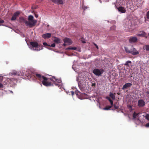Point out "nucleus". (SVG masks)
Returning a JSON list of instances; mask_svg holds the SVG:
<instances>
[{
    "label": "nucleus",
    "mask_w": 149,
    "mask_h": 149,
    "mask_svg": "<svg viewBox=\"0 0 149 149\" xmlns=\"http://www.w3.org/2000/svg\"><path fill=\"white\" fill-rule=\"evenodd\" d=\"M36 78L42 81V84L46 86H50L51 85V83L49 81L50 80L54 82L56 86H58L61 89L63 88V84L61 83V81L60 79H56L54 77L47 78L44 76H42L40 74L36 73L35 74Z\"/></svg>",
    "instance_id": "nucleus-1"
},
{
    "label": "nucleus",
    "mask_w": 149,
    "mask_h": 149,
    "mask_svg": "<svg viewBox=\"0 0 149 149\" xmlns=\"http://www.w3.org/2000/svg\"><path fill=\"white\" fill-rule=\"evenodd\" d=\"M31 70L29 69H27L26 70V71H24V72L23 71H18L17 72L16 71L14 70L10 73V75L12 76L13 75L20 76L25 75L29 78L30 75L31 74Z\"/></svg>",
    "instance_id": "nucleus-2"
},
{
    "label": "nucleus",
    "mask_w": 149,
    "mask_h": 149,
    "mask_svg": "<svg viewBox=\"0 0 149 149\" xmlns=\"http://www.w3.org/2000/svg\"><path fill=\"white\" fill-rule=\"evenodd\" d=\"M28 45L31 49L33 51H39L43 49L42 46L39 45L36 42H31Z\"/></svg>",
    "instance_id": "nucleus-3"
},
{
    "label": "nucleus",
    "mask_w": 149,
    "mask_h": 149,
    "mask_svg": "<svg viewBox=\"0 0 149 149\" xmlns=\"http://www.w3.org/2000/svg\"><path fill=\"white\" fill-rule=\"evenodd\" d=\"M33 18L34 17L33 16L29 15L28 17V20L25 21L26 26L30 28H31L35 26L37 22V21L36 20L34 19Z\"/></svg>",
    "instance_id": "nucleus-4"
},
{
    "label": "nucleus",
    "mask_w": 149,
    "mask_h": 149,
    "mask_svg": "<svg viewBox=\"0 0 149 149\" xmlns=\"http://www.w3.org/2000/svg\"><path fill=\"white\" fill-rule=\"evenodd\" d=\"M124 26L127 31H128L131 29L132 26L137 24V23L134 24L131 20L127 19L124 21Z\"/></svg>",
    "instance_id": "nucleus-5"
},
{
    "label": "nucleus",
    "mask_w": 149,
    "mask_h": 149,
    "mask_svg": "<svg viewBox=\"0 0 149 149\" xmlns=\"http://www.w3.org/2000/svg\"><path fill=\"white\" fill-rule=\"evenodd\" d=\"M104 70L103 69L95 68L93 71V73L97 76H99L102 74Z\"/></svg>",
    "instance_id": "nucleus-6"
},
{
    "label": "nucleus",
    "mask_w": 149,
    "mask_h": 149,
    "mask_svg": "<svg viewBox=\"0 0 149 149\" xmlns=\"http://www.w3.org/2000/svg\"><path fill=\"white\" fill-rule=\"evenodd\" d=\"M6 81L9 84L12 85H15L17 83V80L13 78L10 79L7 78L6 79Z\"/></svg>",
    "instance_id": "nucleus-7"
},
{
    "label": "nucleus",
    "mask_w": 149,
    "mask_h": 149,
    "mask_svg": "<svg viewBox=\"0 0 149 149\" xmlns=\"http://www.w3.org/2000/svg\"><path fill=\"white\" fill-rule=\"evenodd\" d=\"M138 40L137 38L135 36H131L130 37L129 42L130 43L136 42Z\"/></svg>",
    "instance_id": "nucleus-8"
},
{
    "label": "nucleus",
    "mask_w": 149,
    "mask_h": 149,
    "mask_svg": "<svg viewBox=\"0 0 149 149\" xmlns=\"http://www.w3.org/2000/svg\"><path fill=\"white\" fill-rule=\"evenodd\" d=\"M63 40L64 43L67 44V45H70L72 43V41L68 38H65Z\"/></svg>",
    "instance_id": "nucleus-9"
},
{
    "label": "nucleus",
    "mask_w": 149,
    "mask_h": 149,
    "mask_svg": "<svg viewBox=\"0 0 149 149\" xmlns=\"http://www.w3.org/2000/svg\"><path fill=\"white\" fill-rule=\"evenodd\" d=\"M131 54L133 55H135L139 54V52L135 48L133 47L131 50Z\"/></svg>",
    "instance_id": "nucleus-10"
},
{
    "label": "nucleus",
    "mask_w": 149,
    "mask_h": 149,
    "mask_svg": "<svg viewBox=\"0 0 149 149\" xmlns=\"http://www.w3.org/2000/svg\"><path fill=\"white\" fill-rule=\"evenodd\" d=\"M20 13V12L17 11L14 13L13 16L11 18V20L12 21L15 20L16 19L17 17L19 16Z\"/></svg>",
    "instance_id": "nucleus-11"
},
{
    "label": "nucleus",
    "mask_w": 149,
    "mask_h": 149,
    "mask_svg": "<svg viewBox=\"0 0 149 149\" xmlns=\"http://www.w3.org/2000/svg\"><path fill=\"white\" fill-rule=\"evenodd\" d=\"M141 113H136L135 112H134L133 114V118L134 119H136V120H137L139 122L140 121V120H139V115H140Z\"/></svg>",
    "instance_id": "nucleus-12"
},
{
    "label": "nucleus",
    "mask_w": 149,
    "mask_h": 149,
    "mask_svg": "<svg viewBox=\"0 0 149 149\" xmlns=\"http://www.w3.org/2000/svg\"><path fill=\"white\" fill-rule=\"evenodd\" d=\"M146 33L144 31H141L136 34V35L139 37H143L146 36Z\"/></svg>",
    "instance_id": "nucleus-13"
},
{
    "label": "nucleus",
    "mask_w": 149,
    "mask_h": 149,
    "mask_svg": "<svg viewBox=\"0 0 149 149\" xmlns=\"http://www.w3.org/2000/svg\"><path fill=\"white\" fill-rule=\"evenodd\" d=\"M54 39L53 40L54 42L56 44L61 43V40L59 38L56 37H54Z\"/></svg>",
    "instance_id": "nucleus-14"
},
{
    "label": "nucleus",
    "mask_w": 149,
    "mask_h": 149,
    "mask_svg": "<svg viewBox=\"0 0 149 149\" xmlns=\"http://www.w3.org/2000/svg\"><path fill=\"white\" fill-rule=\"evenodd\" d=\"M51 36V34L49 33H46L43 34L42 35V37L45 39L48 38H50Z\"/></svg>",
    "instance_id": "nucleus-15"
},
{
    "label": "nucleus",
    "mask_w": 149,
    "mask_h": 149,
    "mask_svg": "<svg viewBox=\"0 0 149 149\" xmlns=\"http://www.w3.org/2000/svg\"><path fill=\"white\" fill-rule=\"evenodd\" d=\"M125 2V0H117L116 1V4L115 5V6H116V5H123Z\"/></svg>",
    "instance_id": "nucleus-16"
},
{
    "label": "nucleus",
    "mask_w": 149,
    "mask_h": 149,
    "mask_svg": "<svg viewBox=\"0 0 149 149\" xmlns=\"http://www.w3.org/2000/svg\"><path fill=\"white\" fill-rule=\"evenodd\" d=\"M145 104L144 101L142 100H139L138 101V105L139 106L143 107Z\"/></svg>",
    "instance_id": "nucleus-17"
},
{
    "label": "nucleus",
    "mask_w": 149,
    "mask_h": 149,
    "mask_svg": "<svg viewBox=\"0 0 149 149\" xmlns=\"http://www.w3.org/2000/svg\"><path fill=\"white\" fill-rule=\"evenodd\" d=\"M132 85V84L131 83H128L125 84L124 85H123L122 89H124L127 88V87H130Z\"/></svg>",
    "instance_id": "nucleus-18"
},
{
    "label": "nucleus",
    "mask_w": 149,
    "mask_h": 149,
    "mask_svg": "<svg viewBox=\"0 0 149 149\" xmlns=\"http://www.w3.org/2000/svg\"><path fill=\"white\" fill-rule=\"evenodd\" d=\"M118 9V11L122 13H124L126 11L124 8L122 7H119Z\"/></svg>",
    "instance_id": "nucleus-19"
},
{
    "label": "nucleus",
    "mask_w": 149,
    "mask_h": 149,
    "mask_svg": "<svg viewBox=\"0 0 149 149\" xmlns=\"http://www.w3.org/2000/svg\"><path fill=\"white\" fill-rule=\"evenodd\" d=\"M57 2L56 3L58 4H63V0H57Z\"/></svg>",
    "instance_id": "nucleus-20"
},
{
    "label": "nucleus",
    "mask_w": 149,
    "mask_h": 149,
    "mask_svg": "<svg viewBox=\"0 0 149 149\" xmlns=\"http://www.w3.org/2000/svg\"><path fill=\"white\" fill-rule=\"evenodd\" d=\"M109 96L113 100H114L115 99V96L113 93H111L110 94Z\"/></svg>",
    "instance_id": "nucleus-21"
},
{
    "label": "nucleus",
    "mask_w": 149,
    "mask_h": 149,
    "mask_svg": "<svg viewBox=\"0 0 149 149\" xmlns=\"http://www.w3.org/2000/svg\"><path fill=\"white\" fill-rule=\"evenodd\" d=\"M112 106H109L107 107H106L103 108L102 109L104 110H109L112 107Z\"/></svg>",
    "instance_id": "nucleus-22"
},
{
    "label": "nucleus",
    "mask_w": 149,
    "mask_h": 149,
    "mask_svg": "<svg viewBox=\"0 0 149 149\" xmlns=\"http://www.w3.org/2000/svg\"><path fill=\"white\" fill-rule=\"evenodd\" d=\"M125 49L126 52L129 53H131V50H130L127 47H125Z\"/></svg>",
    "instance_id": "nucleus-23"
},
{
    "label": "nucleus",
    "mask_w": 149,
    "mask_h": 149,
    "mask_svg": "<svg viewBox=\"0 0 149 149\" xmlns=\"http://www.w3.org/2000/svg\"><path fill=\"white\" fill-rule=\"evenodd\" d=\"M143 116L145 117L146 119L149 120V114H146L145 115H144Z\"/></svg>",
    "instance_id": "nucleus-24"
},
{
    "label": "nucleus",
    "mask_w": 149,
    "mask_h": 149,
    "mask_svg": "<svg viewBox=\"0 0 149 149\" xmlns=\"http://www.w3.org/2000/svg\"><path fill=\"white\" fill-rule=\"evenodd\" d=\"M131 63V61H127L124 64L125 65H128L129 63Z\"/></svg>",
    "instance_id": "nucleus-25"
},
{
    "label": "nucleus",
    "mask_w": 149,
    "mask_h": 149,
    "mask_svg": "<svg viewBox=\"0 0 149 149\" xmlns=\"http://www.w3.org/2000/svg\"><path fill=\"white\" fill-rule=\"evenodd\" d=\"M116 28V26L115 25H113L111 26L110 28V29L112 31H114Z\"/></svg>",
    "instance_id": "nucleus-26"
},
{
    "label": "nucleus",
    "mask_w": 149,
    "mask_h": 149,
    "mask_svg": "<svg viewBox=\"0 0 149 149\" xmlns=\"http://www.w3.org/2000/svg\"><path fill=\"white\" fill-rule=\"evenodd\" d=\"M19 19L23 21V22L25 23V21H26V20H25L24 18L22 17H20L19 18Z\"/></svg>",
    "instance_id": "nucleus-27"
},
{
    "label": "nucleus",
    "mask_w": 149,
    "mask_h": 149,
    "mask_svg": "<svg viewBox=\"0 0 149 149\" xmlns=\"http://www.w3.org/2000/svg\"><path fill=\"white\" fill-rule=\"evenodd\" d=\"M146 50V51H149V45H146L145 47Z\"/></svg>",
    "instance_id": "nucleus-28"
},
{
    "label": "nucleus",
    "mask_w": 149,
    "mask_h": 149,
    "mask_svg": "<svg viewBox=\"0 0 149 149\" xmlns=\"http://www.w3.org/2000/svg\"><path fill=\"white\" fill-rule=\"evenodd\" d=\"M109 102H110V104L111 105V106H112V107L113 106V101L111 99H110V100H109Z\"/></svg>",
    "instance_id": "nucleus-29"
},
{
    "label": "nucleus",
    "mask_w": 149,
    "mask_h": 149,
    "mask_svg": "<svg viewBox=\"0 0 149 149\" xmlns=\"http://www.w3.org/2000/svg\"><path fill=\"white\" fill-rule=\"evenodd\" d=\"M109 102H110V104L111 105V106H112V107L113 106V101L111 99H110V100H109Z\"/></svg>",
    "instance_id": "nucleus-30"
},
{
    "label": "nucleus",
    "mask_w": 149,
    "mask_h": 149,
    "mask_svg": "<svg viewBox=\"0 0 149 149\" xmlns=\"http://www.w3.org/2000/svg\"><path fill=\"white\" fill-rule=\"evenodd\" d=\"M56 45L55 43H53L51 45H49V46H50L52 47H55Z\"/></svg>",
    "instance_id": "nucleus-31"
},
{
    "label": "nucleus",
    "mask_w": 149,
    "mask_h": 149,
    "mask_svg": "<svg viewBox=\"0 0 149 149\" xmlns=\"http://www.w3.org/2000/svg\"><path fill=\"white\" fill-rule=\"evenodd\" d=\"M146 17L148 19H149V11H148L147 13Z\"/></svg>",
    "instance_id": "nucleus-32"
},
{
    "label": "nucleus",
    "mask_w": 149,
    "mask_h": 149,
    "mask_svg": "<svg viewBox=\"0 0 149 149\" xmlns=\"http://www.w3.org/2000/svg\"><path fill=\"white\" fill-rule=\"evenodd\" d=\"M146 96L149 98V92L148 91H147L146 92Z\"/></svg>",
    "instance_id": "nucleus-33"
},
{
    "label": "nucleus",
    "mask_w": 149,
    "mask_h": 149,
    "mask_svg": "<svg viewBox=\"0 0 149 149\" xmlns=\"http://www.w3.org/2000/svg\"><path fill=\"white\" fill-rule=\"evenodd\" d=\"M82 8H83L84 10H85L88 7L85 6L83 5L82 6Z\"/></svg>",
    "instance_id": "nucleus-34"
},
{
    "label": "nucleus",
    "mask_w": 149,
    "mask_h": 149,
    "mask_svg": "<svg viewBox=\"0 0 149 149\" xmlns=\"http://www.w3.org/2000/svg\"><path fill=\"white\" fill-rule=\"evenodd\" d=\"M109 0H99L100 3H102L103 2H107Z\"/></svg>",
    "instance_id": "nucleus-35"
},
{
    "label": "nucleus",
    "mask_w": 149,
    "mask_h": 149,
    "mask_svg": "<svg viewBox=\"0 0 149 149\" xmlns=\"http://www.w3.org/2000/svg\"><path fill=\"white\" fill-rule=\"evenodd\" d=\"M114 109H118V108L119 107L118 106L116 105L115 104L114 105Z\"/></svg>",
    "instance_id": "nucleus-36"
},
{
    "label": "nucleus",
    "mask_w": 149,
    "mask_h": 149,
    "mask_svg": "<svg viewBox=\"0 0 149 149\" xmlns=\"http://www.w3.org/2000/svg\"><path fill=\"white\" fill-rule=\"evenodd\" d=\"M145 127H149V123H148L146 124Z\"/></svg>",
    "instance_id": "nucleus-37"
},
{
    "label": "nucleus",
    "mask_w": 149,
    "mask_h": 149,
    "mask_svg": "<svg viewBox=\"0 0 149 149\" xmlns=\"http://www.w3.org/2000/svg\"><path fill=\"white\" fill-rule=\"evenodd\" d=\"M71 49L76 50L77 49V48L76 47H71Z\"/></svg>",
    "instance_id": "nucleus-38"
},
{
    "label": "nucleus",
    "mask_w": 149,
    "mask_h": 149,
    "mask_svg": "<svg viewBox=\"0 0 149 149\" xmlns=\"http://www.w3.org/2000/svg\"><path fill=\"white\" fill-rule=\"evenodd\" d=\"M52 1L54 3H56L57 2V0H52Z\"/></svg>",
    "instance_id": "nucleus-39"
},
{
    "label": "nucleus",
    "mask_w": 149,
    "mask_h": 149,
    "mask_svg": "<svg viewBox=\"0 0 149 149\" xmlns=\"http://www.w3.org/2000/svg\"><path fill=\"white\" fill-rule=\"evenodd\" d=\"M43 44L44 46H49V45H48L47 44L46 42H44L43 43Z\"/></svg>",
    "instance_id": "nucleus-40"
},
{
    "label": "nucleus",
    "mask_w": 149,
    "mask_h": 149,
    "mask_svg": "<svg viewBox=\"0 0 149 149\" xmlns=\"http://www.w3.org/2000/svg\"><path fill=\"white\" fill-rule=\"evenodd\" d=\"M4 22V21L0 18V23H3Z\"/></svg>",
    "instance_id": "nucleus-41"
},
{
    "label": "nucleus",
    "mask_w": 149,
    "mask_h": 149,
    "mask_svg": "<svg viewBox=\"0 0 149 149\" xmlns=\"http://www.w3.org/2000/svg\"><path fill=\"white\" fill-rule=\"evenodd\" d=\"M3 77L1 76H0V81H1L3 80Z\"/></svg>",
    "instance_id": "nucleus-42"
},
{
    "label": "nucleus",
    "mask_w": 149,
    "mask_h": 149,
    "mask_svg": "<svg viewBox=\"0 0 149 149\" xmlns=\"http://www.w3.org/2000/svg\"><path fill=\"white\" fill-rule=\"evenodd\" d=\"M78 86H79L80 89L81 90H83V88L81 87L80 85L79 84V83H78Z\"/></svg>",
    "instance_id": "nucleus-43"
},
{
    "label": "nucleus",
    "mask_w": 149,
    "mask_h": 149,
    "mask_svg": "<svg viewBox=\"0 0 149 149\" xmlns=\"http://www.w3.org/2000/svg\"><path fill=\"white\" fill-rule=\"evenodd\" d=\"M78 93H77V94H78ZM77 95L78 96V98H79V99H83V98H81V97H80L79 96V94H77Z\"/></svg>",
    "instance_id": "nucleus-44"
},
{
    "label": "nucleus",
    "mask_w": 149,
    "mask_h": 149,
    "mask_svg": "<svg viewBox=\"0 0 149 149\" xmlns=\"http://www.w3.org/2000/svg\"><path fill=\"white\" fill-rule=\"evenodd\" d=\"M71 94L72 95H73L74 94V92L73 91H71Z\"/></svg>",
    "instance_id": "nucleus-45"
},
{
    "label": "nucleus",
    "mask_w": 149,
    "mask_h": 149,
    "mask_svg": "<svg viewBox=\"0 0 149 149\" xmlns=\"http://www.w3.org/2000/svg\"><path fill=\"white\" fill-rule=\"evenodd\" d=\"M3 87V84L1 83H0V88H2Z\"/></svg>",
    "instance_id": "nucleus-46"
},
{
    "label": "nucleus",
    "mask_w": 149,
    "mask_h": 149,
    "mask_svg": "<svg viewBox=\"0 0 149 149\" xmlns=\"http://www.w3.org/2000/svg\"><path fill=\"white\" fill-rule=\"evenodd\" d=\"M94 45L96 47V48L97 49H98V46L96 44H95Z\"/></svg>",
    "instance_id": "nucleus-47"
},
{
    "label": "nucleus",
    "mask_w": 149,
    "mask_h": 149,
    "mask_svg": "<svg viewBox=\"0 0 149 149\" xmlns=\"http://www.w3.org/2000/svg\"><path fill=\"white\" fill-rule=\"evenodd\" d=\"M63 45L64 46H66L67 45V44L66 43H64V44H63Z\"/></svg>",
    "instance_id": "nucleus-48"
},
{
    "label": "nucleus",
    "mask_w": 149,
    "mask_h": 149,
    "mask_svg": "<svg viewBox=\"0 0 149 149\" xmlns=\"http://www.w3.org/2000/svg\"><path fill=\"white\" fill-rule=\"evenodd\" d=\"M35 17H36V18H37L38 16V15H37L36 14H35Z\"/></svg>",
    "instance_id": "nucleus-49"
},
{
    "label": "nucleus",
    "mask_w": 149,
    "mask_h": 149,
    "mask_svg": "<svg viewBox=\"0 0 149 149\" xmlns=\"http://www.w3.org/2000/svg\"><path fill=\"white\" fill-rule=\"evenodd\" d=\"M106 99L108 100H109L111 99L109 97H106Z\"/></svg>",
    "instance_id": "nucleus-50"
},
{
    "label": "nucleus",
    "mask_w": 149,
    "mask_h": 149,
    "mask_svg": "<svg viewBox=\"0 0 149 149\" xmlns=\"http://www.w3.org/2000/svg\"><path fill=\"white\" fill-rule=\"evenodd\" d=\"M66 50L71 49V47H69L66 48Z\"/></svg>",
    "instance_id": "nucleus-51"
},
{
    "label": "nucleus",
    "mask_w": 149,
    "mask_h": 149,
    "mask_svg": "<svg viewBox=\"0 0 149 149\" xmlns=\"http://www.w3.org/2000/svg\"><path fill=\"white\" fill-rule=\"evenodd\" d=\"M95 83L92 84V86H95Z\"/></svg>",
    "instance_id": "nucleus-52"
},
{
    "label": "nucleus",
    "mask_w": 149,
    "mask_h": 149,
    "mask_svg": "<svg viewBox=\"0 0 149 149\" xmlns=\"http://www.w3.org/2000/svg\"><path fill=\"white\" fill-rule=\"evenodd\" d=\"M82 42L84 43H85L86 42L84 41H82Z\"/></svg>",
    "instance_id": "nucleus-53"
},
{
    "label": "nucleus",
    "mask_w": 149,
    "mask_h": 149,
    "mask_svg": "<svg viewBox=\"0 0 149 149\" xmlns=\"http://www.w3.org/2000/svg\"><path fill=\"white\" fill-rule=\"evenodd\" d=\"M4 84H7V82L6 81V83H5V82H4Z\"/></svg>",
    "instance_id": "nucleus-54"
},
{
    "label": "nucleus",
    "mask_w": 149,
    "mask_h": 149,
    "mask_svg": "<svg viewBox=\"0 0 149 149\" xmlns=\"http://www.w3.org/2000/svg\"><path fill=\"white\" fill-rule=\"evenodd\" d=\"M78 79H78V78H77V81H79Z\"/></svg>",
    "instance_id": "nucleus-55"
},
{
    "label": "nucleus",
    "mask_w": 149,
    "mask_h": 149,
    "mask_svg": "<svg viewBox=\"0 0 149 149\" xmlns=\"http://www.w3.org/2000/svg\"><path fill=\"white\" fill-rule=\"evenodd\" d=\"M10 92H11V93H13V92H12V91H10Z\"/></svg>",
    "instance_id": "nucleus-56"
},
{
    "label": "nucleus",
    "mask_w": 149,
    "mask_h": 149,
    "mask_svg": "<svg viewBox=\"0 0 149 149\" xmlns=\"http://www.w3.org/2000/svg\"><path fill=\"white\" fill-rule=\"evenodd\" d=\"M99 108H100V109L101 108V107H100V105H99Z\"/></svg>",
    "instance_id": "nucleus-57"
},
{
    "label": "nucleus",
    "mask_w": 149,
    "mask_h": 149,
    "mask_svg": "<svg viewBox=\"0 0 149 149\" xmlns=\"http://www.w3.org/2000/svg\"><path fill=\"white\" fill-rule=\"evenodd\" d=\"M0 25V26H1V25H3V26H5V25Z\"/></svg>",
    "instance_id": "nucleus-58"
},
{
    "label": "nucleus",
    "mask_w": 149,
    "mask_h": 149,
    "mask_svg": "<svg viewBox=\"0 0 149 149\" xmlns=\"http://www.w3.org/2000/svg\"><path fill=\"white\" fill-rule=\"evenodd\" d=\"M69 55L68 56H71V55Z\"/></svg>",
    "instance_id": "nucleus-59"
},
{
    "label": "nucleus",
    "mask_w": 149,
    "mask_h": 149,
    "mask_svg": "<svg viewBox=\"0 0 149 149\" xmlns=\"http://www.w3.org/2000/svg\"><path fill=\"white\" fill-rule=\"evenodd\" d=\"M66 93H67V94L68 93V92H66Z\"/></svg>",
    "instance_id": "nucleus-60"
},
{
    "label": "nucleus",
    "mask_w": 149,
    "mask_h": 149,
    "mask_svg": "<svg viewBox=\"0 0 149 149\" xmlns=\"http://www.w3.org/2000/svg\"><path fill=\"white\" fill-rule=\"evenodd\" d=\"M72 68H73V66H72Z\"/></svg>",
    "instance_id": "nucleus-61"
},
{
    "label": "nucleus",
    "mask_w": 149,
    "mask_h": 149,
    "mask_svg": "<svg viewBox=\"0 0 149 149\" xmlns=\"http://www.w3.org/2000/svg\"><path fill=\"white\" fill-rule=\"evenodd\" d=\"M148 36H149V33L148 34Z\"/></svg>",
    "instance_id": "nucleus-62"
},
{
    "label": "nucleus",
    "mask_w": 149,
    "mask_h": 149,
    "mask_svg": "<svg viewBox=\"0 0 149 149\" xmlns=\"http://www.w3.org/2000/svg\"><path fill=\"white\" fill-rule=\"evenodd\" d=\"M49 50H51V49H49Z\"/></svg>",
    "instance_id": "nucleus-63"
}]
</instances>
